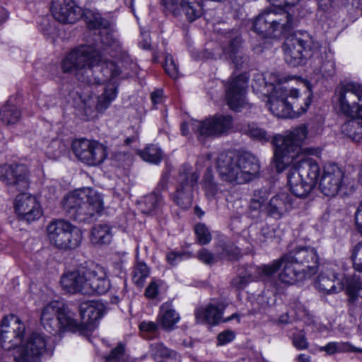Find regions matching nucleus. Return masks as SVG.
<instances>
[{
	"label": "nucleus",
	"mask_w": 362,
	"mask_h": 362,
	"mask_svg": "<svg viewBox=\"0 0 362 362\" xmlns=\"http://www.w3.org/2000/svg\"><path fill=\"white\" fill-rule=\"evenodd\" d=\"M0 341L3 349H13L16 362H42L51 352L48 339L40 332L25 335V325L14 315L5 317L1 325Z\"/></svg>",
	"instance_id": "obj_1"
},
{
	"label": "nucleus",
	"mask_w": 362,
	"mask_h": 362,
	"mask_svg": "<svg viewBox=\"0 0 362 362\" xmlns=\"http://www.w3.org/2000/svg\"><path fill=\"white\" fill-rule=\"evenodd\" d=\"M62 69L90 85L110 81L120 73L117 64L104 59L100 51L90 46L70 52L62 60Z\"/></svg>",
	"instance_id": "obj_2"
},
{
	"label": "nucleus",
	"mask_w": 362,
	"mask_h": 362,
	"mask_svg": "<svg viewBox=\"0 0 362 362\" xmlns=\"http://www.w3.org/2000/svg\"><path fill=\"white\" fill-rule=\"evenodd\" d=\"M334 107L338 115L349 118L342 124L341 133L356 142L362 141V84L339 83L334 91Z\"/></svg>",
	"instance_id": "obj_3"
},
{
	"label": "nucleus",
	"mask_w": 362,
	"mask_h": 362,
	"mask_svg": "<svg viewBox=\"0 0 362 362\" xmlns=\"http://www.w3.org/2000/svg\"><path fill=\"white\" fill-rule=\"evenodd\" d=\"M308 134V127L303 124L285 132L282 135L274 136L272 142L275 149L273 160L277 172L281 173L300 158H308L303 154L320 156V148H303Z\"/></svg>",
	"instance_id": "obj_4"
},
{
	"label": "nucleus",
	"mask_w": 362,
	"mask_h": 362,
	"mask_svg": "<svg viewBox=\"0 0 362 362\" xmlns=\"http://www.w3.org/2000/svg\"><path fill=\"white\" fill-rule=\"evenodd\" d=\"M60 286L65 293L104 294L110 288L106 269L96 264L89 269H79L64 272L61 276Z\"/></svg>",
	"instance_id": "obj_5"
},
{
	"label": "nucleus",
	"mask_w": 362,
	"mask_h": 362,
	"mask_svg": "<svg viewBox=\"0 0 362 362\" xmlns=\"http://www.w3.org/2000/svg\"><path fill=\"white\" fill-rule=\"evenodd\" d=\"M103 199L100 193L90 187L77 189L63 199L62 207L70 218L86 221L103 210Z\"/></svg>",
	"instance_id": "obj_6"
},
{
	"label": "nucleus",
	"mask_w": 362,
	"mask_h": 362,
	"mask_svg": "<svg viewBox=\"0 0 362 362\" xmlns=\"http://www.w3.org/2000/svg\"><path fill=\"white\" fill-rule=\"evenodd\" d=\"M310 103V95L301 101L297 89L279 83L274 86L267 105L274 115L286 118L300 116L307 110Z\"/></svg>",
	"instance_id": "obj_7"
},
{
	"label": "nucleus",
	"mask_w": 362,
	"mask_h": 362,
	"mask_svg": "<svg viewBox=\"0 0 362 362\" xmlns=\"http://www.w3.org/2000/svg\"><path fill=\"white\" fill-rule=\"evenodd\" d=\"M288 167L287 183L289 190L297 197H307L317 183L320 172L319 165L310 158H303Z\"/></svg>",
	"instance_id": "obj_8"
},
{
	"label": "nucleus",
	"mask_w": 362,
	"mask_h": 362,
	"mask_svg": "<svg viewBox=\"0 0 362 362\" xmlns=\"http://www.w3.org/2000/svg\"><path fill=\"white\" fill-rule=\"evenodd\" d=\"M261 272L269 277V286L274 288L276 292L281 291V284L290 286L310 278L291 259H285L284 255L264 264Z\"/></svg>",
	"instance_id": "obj_9"
},
{
	"label": "nucleus",
	"mask_w": 362,
	"mask_h": 362,
	"mask_svg": "<svg viewBox=\"0 0 362 362\" xmlns=\"http://www.w3.org/2000/svg\"><path fill=\"white\" fill-rule=\"evenodd\" d=\"M284 50L286 62L292 66L301 64L305 59H318L322 54L321 45L308 33L287 37Z\"/></svg>",
	"instance_id": "obj_10"
},
{
	"label": "nucleus",
	"mask_w": 362,
	"mask_h": 362,
	"mask_svg": "<svg viewBox=\"0 0 362 362\" xmlns=\"http://www.w3.org/2000/svg\"><path fill=\"white\" fill-rule=\"evenodd\" d=\"M293 27L292 16L281 8L262 13L253 23L254 30L265 37L286 35Z\"/></svg>",
	"instance_id": "obj_11"
},
{
	"label": "nucleus",
	"mask_w": 362,
	"mask_h": 362,
	"mask_svg": "<svg viewBox=\"0 0 362 362\" xmlns=\"http://www.w3.org/2000/svg\"><path fill=\"white\" fill-rule=\"evenodd\" d=\"M320 189L327 197H334L339 192L346 195L355 191L356 182L354 179L346 176L339 165L328 163L323 168Z\"/></svg>",
	"instance_id": "obj_12"
},
{
	"label": "nucleus",
	"mask_w": 362,
	"mask_h": 362,
	"mask_svg": "<svg viewBox=\"0 0 362 362\" xmlns=\"http://www.w3.org/2000/svg\"><path fill=\"white\" fill-rule=\"evenodd\" d=\"M47 233L50 243L62 250H74L83 240L81 230L64 219H57L47 226Z\"/></svg>",
	"instance_id": "obj_13"
},
{
	"label": "nucleus",
	"mask_w": 362,
	"mask_h": 362,
	"mask_svg": "<svg viewBox=\"0 0 362 362\" xmlns=\"http://www.w3.org/2000/svg\"><path fill=\"white\" fill-rule=\"evenodd\" d=\"M92 90H87L86 93L80 96L81 103L78 108L86 120L97 117L98 112H103L110 106L117 98V90L115 83L109 84L99 96L88 94Z\"/></svg>",
	"instance_id": "obj_14"
},
{
	"label": "nucleus",
	"mask_w": 362,
	"mask_h": 362,
	"mask_svg": "<svg viewBox=\"0 0 362 362\" xmlns=\"http://www.w3.org/2000/svg\"><path fill=\"white\" fill-rule=\"evenodd\" d=\"M73 149L76 157L88 165H100L107 157L106 147L94 140H76L73 143Z\"/></svg>",
	"instance_id": "obj_15"
},
{
	"label": "nucleus",
	"mask_w": 362,
	"mask_h": 362,
	"mask_svg": "<svg viewBox=\"0 0 362 362\" xmlns=\"http://www.w3.org/2000/svg\"><path fill=\"white\" fill-rule=\"evenodd\" d=\"M198 177L191 167H182L179 175V185L173 197V201L181 208L187 209L192 204V192Z\"/></svg>",
	"instance_id": "obj_16"
},
{
	"label": "nucleus",
	"mask_w": 362,
	"mask_h": 362,
	"mask_svg": "<svg viewBox=\"0 0 362 362\" xmlns=\"http://www.w3.org/2000/svg\"><path fill=\"white\" fill-rule=\"evenodd\" d=\"M248 76L246 74L232 78L226 86V102L234 111H240L248 105L246 100V89Z\"/></svg>",
	"instance_id": "obj_17"
},
{
	"label": "nucleus",
	"mask_w": 362,
	"mask_h": 362,
	"mask_svg": "<svg viewBox=\"0 0 362 362\" xmlns=\"http://www.w3.org/2000/svg\"><path fill=\"white\" fill-rule=\"evenodd\" d=\"M13 206L16 216L21 221L31 223L42 216L40 202L35 196L30 194L23 193L17 195Z\"/></svg>",
	"instance_id": "obj_18"
},
{
	"label": "nucleus",
	"mask_w": 362,
	"mask_h": 362,
	"mask_svg": "<svg viewBox=\"0 0 362 362\" xmlns=\"http://www.w3.org/2000/svg\"><path fill=\"white\" fill-rule=\"evenodd\" d=\"M285 259H291L310 278L318 271L319 257L315 248L309 247H296L284 255Z\"/></svg>",
	"instance_id": "obj_19"
},
{
	"label": "nucleus",
	"mask_w": 362,
	"mask_h": 362,
	"mask_svg": "<svg viewBox=\"0 0 362 362\" xmlns=\"http://www.w3.org/2000/svg\"><path fill=\"white\" fill-rule=\"evenodd\" d=\"M216 168L223 180L235 184L244 183L240 176L238 156L233 152L221 153L217 158Z\"/></svg>",
	"instance_id": "obj_20"
},
{
	"label": "nucleus",
	"mask_w": 362,
	"mask_h": 362,
	"mask_svg": "<svg viewBox=\"0 0 362 362\" xmlns=\"http://www.w3.org/2000/svg\"><path fill=\"white\" fill-rule=\"evenodd\" d=\"M83 13L86 22L90 29L100 30L99 34L104 50L107 49L108 47L117 46L107 20L103 18L100 13L93 10H87Z\"/></svg>",
	"instance_id": "obj_21"
},
{
	"label": "nucleus",
	"mask_w": 362,
	"mask_h": 362,
	"mask_svg": "<svg viewBox=\"0 0 362 362\" xmlns=\"http://www.w3.org/2000/svg\"><path fill=\"white\" fill-rule=\"evenodd\" d=\"M54 18L63 23H74L81 18L83 11L73 0H52Z\"/></svg>",
	"instance_id": "obj_22"
},
{
	"label": "nucleus",
	"mask_w": 362,
	"mask_h": 362,
	"mask_svg": "<svg viewBox=\"0 0 362 362\" xmlns=\"http://www.w3.org/2000/svg\"><path fill=\"white\" fill-rule=\"evenodd\" d=\"M0 180L18 190L28 186V171L24 165H3L0 166Z\"/></svg>",
	"instance_id": "obj_23"
},
{
	"label": "nucleus",
	"mask_w": 362,
	"mask_h": 362,
	"mask_svg": "<svg viewBox=\"0 0 362 362\" xmlns=\"http://www.w3.org/2000/svg\"><path fill=\"white\" fill-rule=\"evenodd\" d=\"M162 4L174 16H179L183 10L187 19L192 22L202 14V5L199 0H161Z\"/></svg>",
	"instance_id": "obj_24"
},
{
	"label": "nucleus",
	"mask_w": 362,
	"mask_h": 362,
	"mask_svg": "<svg viewBox=\"0 0 362 362\" xmlns=\"http://www.w3.org/2000/svg\"><path fill=\"white\" fill-rule=\"evenodd\" d=\"M292 208V199L286 192H279L271 197L264 206V211L275 219L284 216Z\"/></svg>",
	"instance_id": "obj_25"
},
{
	"label": "nucleus",
	"mask_w": 362,
	"mask_h": 362,
	"mask_svg": "<svg viewBox=\"0 0 362 362\" xmlns=\"http://www.w3.org/2000/svg\"><path fill=\"white\" fill-rule=\"evenodd\" d=\"M345 278H349V276H344L339 278L334 273L321 274L318 276L315 286L318 290L326 293H337L344 289L346 290Z\"/></svg>",
	"instance_id": "obj_26"
},
{
	"label": "nucleus",
	"mask_w": 362,
	"mask_h": 362,
	"mask_svg": "<svg viewBox=\"0 0 362 362\" xmlns=\"http://www.w3.org/2000/svg\"><path fill=\"white\" fill-rule=\"evenodd\" d=\"M57 315L56 330L54 332L70 331L81 332L83 323L76 317V313L63 303V308Z\"/></svg>",
	"instance_id": "obj_27"
},
{
	"label": "nucleus",
	"mask_w": 362,
	"mask_h": 362,
	"mask_svg": "<svg viewBox=\"0 0 362 362\" xmlns=\"http://www.w3.org/2000/svg\"><path fill=\"white\" fill-rule=\"evenodd\" d=\"M233 127L231 116L221 115L205 119V136H219L228 134Z\"/></svg>",
	"instance_id": "obj_28"
},
{
	"label": "nucleus",
	"mask_w": 362,
	"mask_h": 362,
	"mask_svg": "<svg viewBox=\"0 0 362 362\" xmlns=\"http://www.w3.org/2000/svg\"><path fill=\"white\" fill-rule=\"evenodd\" d=\"M63 308V302L53 300L42 309L40 321L44 327L49 332L56 330L57 315Z\"/></svg>",
	"instance_id": "obj_29"
},
{
	"label": "nucleus",
	"mask_w": 362,
	"mask_h": 362,
	"mask_svg": "<svg viewBox=\"0 0 362 362\" xmlns=\"http://www.w3.org/2000/svg\"><path fill=\"white\" fill-rule=\"evenodd\" d=\"M239 165L241 170L240 176L244 180V183L256 177L260 170L258 159L253 155L247 154L238 156Z\"/></svg>",
	"instance_id": "obj_30"
},
{
	"label": "nucleus",
	"mask_w": 362,
	"mask_h": 362,
	"mask_svg": "<svg viewBox=\"0 0 362 362\" xmlns=\"http://www.w3.org/2000/svg\"><path fill=\"white\" fill-rule=\"evenodd\" d=\"M104 305L98 301H86L80 305V315L86 323L92 324L99 320L103 315Z\"/></svg>",
	"instance_id": "obj_31"
},
{
	"label": "nucleus",
	"mask_w": 362,
	"mask_h": 362,
	"mask_svg": "<svg viewBox=\"0 0 362 362\" xmlns=\"http://www.w3.org/2000/svg\"><path fill=\"white\" fill-rule=\"evenodd\" d=\"M180 316L170 303H165L160 307L158 323L165 329H172L179 322Z\"/></svg>",
	"instance_id": "obj_32"
},
{
	"label": "nucleus",
	"mask_w": 362,
	"mask_h": 362,
	"mask_svg": "<svg viewBox=\"0 0 362 362\" xmlns=\"http://www.w3.org/2000/svg\"><path fill=\"white\" fill-rule=\"evenodd\" d=\"M112 228L107 224L93 226L90 233V241L94 245H103L110 243L112 239Z\"/></svg>",
	"instance_id": "obj_33"
},
{
	"label": "nucleus",
	"mask_w": 362,
	"mask_h": 362,
	"mask_svg": "<svg viewBox=\"0 0 362 362\" xmlns=\"http://www.w3.org/2000/svg\"><path fill=\"white\" fill-rule=\"evenodd\" d=\"M241 39L236 35L230 40L227 47L224 49V54L230 59L234 66L238 69L243 64V56L241 50Z\"/></svg>",
	"instance_id": "obj_34"
},
{
	"label": "nucleus",
	"mask_w": 362,
	"mask_h": 362,
	"mask_svg": "<svg viewBox=\"0 0 362 362\" xmlns=\"http://www.w3.org/2000/svg\"><path fill=\"white\" fill-rule=\"evenodd\" d=\"M21 113L19 109L11 102H7L0 109V119L6 124H13L18 122Z\"/></svg>",
	"instance_id": "obj_35"
},
{
	"label": "nucleus",
	"mask_w": 362,
	"mask_h": 362,
	"mask_svg": "<svg viewBox=\"0 0 362 362\" xmlns=\"http://www.w3.org/2000/svg\"><path fill=\"white\" fill-rule=\"evenodd\" d=\"M324 52L318 58H313L315 64V69L325 77L333 76L335 73V62L332 57L326 56L324 59Z\"/></svg>",
	"instance_id": "obj_36"
},
{
	"label": "nucleus",
	"mask_w": 362,
	"mask_h": 362,
	"mask_svg": "<svg viewBox=\"0 0 362 362\" xmlns=\"http://www.w3.org/2000/svg\"><path fill=\"white\" fill-rule=\"evenodd\" d=\"M224 306L222 304L209 305L205 308V322L211 325H217L222 320Z\"/></svg>",
	"instance_id": "obj_37"
},
{
	"label": "nucleus",
	"mask_w": 362,
	"mask_h": 362,
	"mask_svg": "<svg viewBox=\"0 0 362 362\" xmlns=\"http://www.w3.org/2000/svg\"><path fill=\"white\" fill-rule=\"evenodd\" d=\"M346 285V292L350 297L354 298L357 296L362 298V279L357 275L344 279Z\"/></svg>",
	"instance_id": "obj_38"
},
{
	"label": "nucleus",
	"mask_w": 362,
	"mask_h": 362,
	"mask_svg": "<svg viewBox=\"0 0 362 362\" xmlns=\"http://www.w3.org/2000/svg\"><path fill=\"white\" fill-rule=\"evenodd\" d=\"M181 132L183 136H188L191 132H194L198 139H201L203 134V123L193 119H189L181 124Z\"/></svg>",
	"instance_id": "obj_39"
},
{
	"label": "nucleus",
	"mask_w": 362,
	"mask_h": 362,
	"mask_svg": "<svg viewBox=\"0 0 362 362\" xmlns=\"http://www.w3.org/2000/svg\"><path fill=\"white\" fill-rule=\"evenodd\" d=\"M139 154L144 160L154 164L158 163L162 159V152L156 145L147 146L144 150L139 151Z\"/></svg>",
	"instance_id": "obj_40"
},
{
	"label": "nucleus",
	"mask_w": 362,
	"mask_h": 362,
	"mask_svg": "<svg viewBox=\"0 0 362 362\" xmlns=\"http://www.w3.org/2000/svg\"><path fill=\"white\" fill-rule=\"evenodd\" d=\"M351 348V344L348 341H331L320 348V351L326 352L328 355L347 353Z\"/></svg>",
	"instance_id": "obj_41"
},
{
	"label": "nucleus",
	"mask_w": 362,
	"mask_h": 362,
	"mask_svg": "<svg viewBox=\"0 0 362 362\" xmlns=\"http://www.w3.org/2000/svg\"><path fill=\"white\" fill-rule=\"evenodd\" d=\"M264 264H262L259 267L255 266H247L245 267L244 272L243 271V275L247 279V280L251 282L253 281H256L258 279L262 280L266 284L269 285V277L265 276L264 274L261 272L262 269L264 267ZM239 272H241L240 271Z\"/></svg>",
	"instance_id": "obj_42"
},
{
	"label": "nucleus",
	"mask_w": 362,
	"mask_h": 362,
	"mask_svg": "<svg viewBox=\"0 0 362 362\" xmlns=\"http://www.w3.org/2000/svg\"><path fill=\"white\" fill-rule=\"evenodd\" d=\"M269 197L268 191L266 189L255 190L250 204V209L252 211H260L264 209V204Z\"/></svg>",
	"instance_id": "obj_43"
},
{
	"label": "nucleus",
	"mask_w": 362,
	"mask_h": 362,
	"mask_svg": "<svg viewBox=\"0 0 362 362\" xmlns=\"http://www.w3.org/2000/svg\"><path fill=\"white\" fill-rule=\"evenodd\" d=\"M246 133L252 139H256L260 142H268L271 136L267 132L266 130L259 127L257 124L252 123L247 125Z\"/></svg>",
	"instance_id": "obj_44"
},
{
	"label": "nucleus",
	"mask_w": 362,
	"mask_h": 362,
	"mask_svg": "<svg viewBox=\"0 0 362 362\" xmlns=\"http://www.w3.org/2000/svg\"><path fill=\"white\" fill-rule=\"evenodd\" d=\"M163 204V198L157 194H151L145 197L144 200L143 212L151 214Z\"/></svg>",
	"instance_id": "obj_45"
},
{
	"label": "nucleus",
	"mask_w": 362,
	"mask_h": 362,
	"mask_svg": "<svg viewBox=\"0 0 362 362\" xmlns=\"http://www.w3.org/2000/svg\"><path fill=\"white\" fill-rule=\"evenodd\" d=\"M149 275V269L144 263H138L134 269L132 280L135 284L142 286Z\"/></svg>",
	"instance_id": "obj_46"
},
{
	"label": "nucleus",
	"mask_w": 362,
	"mask_h": 362,
	"mask_svg": "<svg viewBox=\"0 0 362 362\" xmlns=\"http://www.w3.org/2000/svg\"><path fill=\"white\" fill-rule=\"evenodd\" d=\"M235 250L236 249L234 248L229 250L228 247H222L221 250L218 249L216 251L215 255L205 252V264H212L216 262L217 258L235 257L237 255Z\"/></svg>",
	"instance_id": "obj_47"
},
{
	"label": "nucleus",
	"mask_w": 362,
	"mask_h": 362,
	"mask_svg": "<svg viewBox=\"0 0 362 362\" xmlns=\"http://www.w3.org/2000/svg\"><path fill=\"white\" fill-rule=\"evenodd\" d=\"M49 159H57L60 157L62 148L59 140H53L46 146L41 147Z\"/></svg>",
	"instance_id": "obj_48"
},
{
	"label": "nucleus",
	"mask_w": 362,
	"mask_h": 362,
	"mask_svg": "<svg viewBox=\"0 0 362 362\" xmlns=\"http://www.w3.org/2000/svg\"><path fill=\"white\" fill-rule=\"evenodd\" d=\"M150 352L156 360H160L170 356V351L163 344H151Z\"/></svg>",
	"instance_id": "obj_49"
},
{
	"label": "nucleus",
	"mask_w": 362,
	"mask_h": 362,
	"mask_svg": "<svg viewBox=\"0 0 362 362\" xmlns=\"http://www.w3.org/2000/svg\"><path fill=\"white\" fill-rule=\"evenodd\" d=\"M164 69L166 74L170 76L172 78H177L179 76L178 68L175 63L173 57L171 55H167L165 57Z\"/></svg>",
	"instance_id": "obj_50"
},
{
	"label": "nucleus",
	"mask_w": 362,
	"mask_h": 362,
	"mask_svg": "<svg viewBox=\"0 0 362 362\" xmlns=\"http://www.w3.org/2000/svg\"><path fill=\"white\" fill-rule=\"evenodd\" d=\"M125 354V348L124 344H119L115 349H113L106 358L107 362H119L124 359Z\"/></svg>",
	"instance_id": "obj_51"
},
{
	"label": "nucleus",
	"mask_w": 362,
	"mask_h": 362,
	"mask_svg": "<svg viewBox=\"0 0 362 362\" xmlns=\"http://www.w3.org/2000/svg\"><path fill=\"white\" fill-rule=\"evenodd\" d=\"M351 258L354 269L362 272V242L355 247Z\"/></svg>",
	"instance_id": "obj_52"
},
{
	"label": "nucleus",
	"mask_w": 362,
	"mask_h": 362,
	"mask_svg": "<svg viewBox=\"0 0 362 362\" xmlns=\"http://www.w3.org/2000/svg\"><path fill=\"white\" fill-rule=\"evenodd\" d=\"M276 238L275 229L268 225L264 226L259 233V240L261 242L266 243L272 241Z\"/></svg>",
	"instance_id": "obj_53"
},
{
	"label": "nucleus",
	"mask_w": 362,
	"mask_h": 362,
	"mask_svg": "<svg viewBox=\"0 0 362 362\" xmlns=\"http://www.w3.org/2000/svg\"><path fill=\"white\" fill-rule=\"evenodd\" d=\"M235 332L230 329H226L220 332L217 336V345L224 346L234 340Z\"/></svg>",
	"instance_id": "obj_54"
},
{
	"label": "nucleus",
	"mask_w": 362,
	"mask_h": 362,
	"mask_svg": "<svg viewBox=\"0 0 362 362\" xmlns=\"http://www.w3.org/2000/svg\"><path fill=\"white\" fill-rule=\"evenodd\" d=\"M162 284L163 282L160 280H152L146 288L145 296L146 298H155L159 293V288Z\"/></svg>",
	"instance_id": "obj_55"
},
{
	"label": "nucleus",
	"mask_w": 362,
	"mask_h": 362,
	"mask_svg": "<svg viewBox=\"0 0 362 362\" xmlns=\"http://www.w3.org/2000/svg\"><path fill=\"white\" fill-rule=\"evenodd\" d=\"M188 258V255L185 252H177L171 251L166 255L167 262L171 265H176L181 261Z\"/></svg>",
	"instance_id": "obj_56"
},
{
	"label": "nucleus",
	"mask_w": 362,
	"mask_h": 362,
	"mask_svg": "<svg viewBox=\"0 0 362 362\" xmlns=\"http://www.w3.org/2000/svg\"><path fill=\"white\" fill-rule=\"evenodd\" d=\"M293 344L298 349H305L308 347V343L303 334L299 333L293 337Z\"/></svg>",
	"instance_id": "obj_57"
},
{
	"label": "nucleus",
	"mask_w": 362,
	"mask_h": 362,
	"mask_svg": "<svg viewBox=\"0 0 362 362\" xmlns=\"http://www.w3.org/2000/svg\"><path fill=\"white\" fill-rule=\"evenodd\" d=\"M249 283L250 281L243 275V273L239 272L238 275L232 280L231 285L240 290L245 288Z\"/></svg>",
	"instance_id": "obj_58"
},
{
	"label": "nucleus",
	"mask_w": 362,
	"mask_h": 362,
	"mask_svg": "<svg viewBox=\"0 0 362 362\" xmlns=\"http://www.w3.org/2000/svg\"><path fill=\"white\" fill-rule=\"evenodd\" d=\"M140 47L148 49L151 45V37L148 30H141L140 39L139 41Z\"/></svg>",
	"instance_id": "obj_59"
},
{
	"label": "nucleus",
	"mask_w": 362,
	"mask_h": 362,
	"mask_svg": "<svg viewBox=\"0 0 362 362\" xmlns=\"http://www.w3.org/2000/svg\"><path fill=\"white\" fill-rule=\"evenodd\" d=\"M344 4L354 10L357 16H362V0H344Z\"/></svg>",
	"instance_id": "obj_60"
},
{
	"label": "nucleus",
	"mask_w": 362,
	"mask_h": 362,
	"mask_svg": "<svg viewBox=\"0 0 362 362\" xmlns=\"http://www.w3.org/2000/svg\"><path fill=\"white\" fill-rule=\"evenodd\" d=\"M151 99L153 105L160 104L163 101V91L162 89H157L151 94Z\"/></svg>",
	"instance_id": "obj_61"
},
{
	"label": "nucleus",
	"mask_w": 362,
	"mask_h": 362,
	"mask_svg": "<svg viewBox=\"0 0 362 362\" xmlns=\"http://www.w3.org/2000/svg\"><path fill=\"white\" fill-rule=\"evenodd\" d=\"M274 6L281 8L284 6H290L296 5L299 0H269Z\"/></svg>",
	"instance_id": "obj_62"
},
{
	"label": "nucleus",
	"mask_w": 362,
	"mask_h": 362,
	"mask_svg": "<svg viewBox=\"0 0 362 362\" xmlns=\"http://www.w3.org/2000/svg\"><path fill=\"white\" fill-rule=\"evenodd\" d=\"M139 329L142 332H153L157 329V325L153 322L144 321L139 325Z\"/></svg>",
	"instance_id": "obj_63"
},
{
	"label": "nucleus",
	"mask_w": 362,
	"mask_h": 362,
	"mask_svg": "<svg viewBox=\"0 0 362 362\" xmlns=\"http://www.w3.org/2000/svg\"><path fill=\"white\" fill-rule=\"evenodd\" d=\"M355 221L360 233H362V204L358 206L355 214Z\"/></svg>",
	"instance_id": "obj_64"
}]
</instances>
